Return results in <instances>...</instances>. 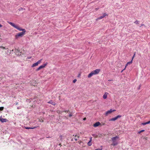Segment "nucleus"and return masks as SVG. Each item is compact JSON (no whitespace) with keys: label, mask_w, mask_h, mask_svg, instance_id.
<instances>
[{"label":"nucleus","mask_w":150,"mask_h":150,"mask_svg":"<svg viewBox=\"0 0 150 150\" xmlns=\"http://www.w3.org/2000/svg\"><path fill=\"white\" fill-rule=\"evenodd\" d=\"M8 23L11 25V26H13L14 28L17 29L19 31H22V32L17 34L15 35V38L16 39H18L19 37H22L23 36L25 33L26 32V31L25 29H23L21 28H20L18 27L17 25H15L14 23L11 22H9Z\"/></svg>","instance_id":"1"},{"label":"nucleus","mask_w":150,"mask_h":150,"mask_svg":"<svg viewBox=\"0 0 150 150\" xmlns=\"http://www.w3.org/2000/svg\"><path fill=\"white\" fill-rule=\"evenodd\" d=\"M119 138V137L118 136L112 137L111 139V141L112 142V144L111 145L114 146L117 145L118 144L117 139Z\"/></svg>","instance_id":"2"},{"label":"nucleus","mask_w":150,"mask_h":150,"mask_svg":"<svg viewBox=\"0 0 150 150\" xmlns=\"http://www.w3.org/2000/svg\"><path fill=\"white\" fill-rule=\"evenodd\" d=\"M122 117V115H118L116 117L112 118L111 119H110L109 120L110 121H115V120H117L119 118H120Z\"/></svg>","instance_id":"3"},{"label":"nucleus","mask_w":150,"mask_h":150,"mask_svg":"<svg viewBox=\"0 0 150 150\" xmlns=\"http://www.w3.org/2000/svg\"><path fill=\"white\" fill-rule=\"evenodd\" d=\"M47 64V63H45V64H42V65H41L38 68L36 69V71H38L39 70H40V69L44 68L45 67V66Z\"/></svg>","instance_id":"4"},{"label":"nucleus","mask_w":150,"mask_h":150,"mask_svg":"<svg viewBox=\"0 0 150 150\" xmlns=\"http://www.w3.org/2000/svg\"><path fill=\"white\" fill-rule=\"evenodd\" d=\"M115 111V110H112V109H110L109 110H108L105 113V115L106 116L108 115L111 114L113 112Z\"/></svg>","instance_id":"5"},{"label":"nucleus","mask_w":150,"mask_h":150,"mask_svg":"<svg viewBox=\"0 0 150 150\" xmlns=\"http://www.w3.org/2000/svg\"><path fill=\"white\" fill-rule=\"evenodd\" d=\"M42 59H40L37 62L35 63H34L33 64V65L32 66V67H34L35 66H38V65L41 62V61Z\"/></svg>","instance_id":"6"},{"label":"nucleus","mask_w":150,"mask_h":150,"mask_svg":"<svg viewBox=\"0 0 150 150\" xmlns=\"http://www.w3.org/2000/svg\"><path fill=\"white\" fill-rule=\"evenodd\" d=\"M106 16H108V15L107 14H106V13H104L103 14V15H102L101 16H100V17H98L97 19L96 20H98L99 19H102L103 18H104V17H105Z\"/></svg>","instance_id":"7"},{"label":"nucleus","mask_w":150,"mask_h":150,"mask_svg":"<svg viewBox=\"0 0 150 150\" xmlns=\"http://www.w3.org/2000/svg\"><path fill=\"white\" fill-rule=\"evenodd\" d=\"M100 71V69H97L95 70L92 71L94 75L97 74H98Z\"/></svg>","instance_id":"8"},{"label":"nucleus","mask_w":150,"mask_h":150,"mask_svg":"<svg viewBox=\"0 0 150 150\" xmlns=\"http://www.w3.org/2000/svg\"><path fill=\"white\" fill-rule=\"evenodd\" d=\"M0 121L2 122H7L8 121V120L6 119L1 118V117H0Z\"/></svg>","instance_id":"9"},{"label":"nucleus","mask_w":150,"mask_h":150,"mask_svg":"<svg viewBox=\"0 0 150 150\" xmlns=\"http://www.w3.org/2000/svg\"><path fill=\"white\" fill-rule=\"evenodd\" d=\"M100 124V123L99 122H96V123H95L93 125V126L95 127H96L98 126Z\"/></svg>","instance_id":"10"},{"label":"nucleus","mask_w":150,"mask_h":150,"mask_svg":"<svg viewBox=\"0 0 150 150\" xmlns=\"http://www.w3.org/2000/svg\"><path fill=\"white\" fill-rule=\"evenodd\" d=\"M47 103L51 104L53 105H54L56 104L52 100H51L49 101Z\"/></svg>","instance_id":"11"},{"label":"nucleus","mask_w":150,"mask_h":150,"mask_svg":"<svg viewBox=\"0 0 150 150\" xmlns=\"http://www.w3.org/2000/svg\"><path fill=\"white\" fill-rule=\"evenodd\" d=\"M15 52L16 54L19 55L20 54H21V52H20L18 50L16 49Z\"/></svg>","instance_id":"12"},{"label":"nucleus","mask_w":150,"mask_h":150,"mask_svg":"<svg viewBox=\"0 0 150 150\" xmlns=\"http://www.w3.org/2000/svg\"><path fill=\"white\" fill-rule=\"evenodd\" d=\"M95 75L93 72L92 71L88 75V78H91V76H92L93 75Z\"/></svg>","instance_id":"13"},{"label":"nucleus","mask_w":150,"mask_h":150,"mask_svg":"<svg viewBox=\"0 0 150 150\" xmlns=\"http://www.w3.org/2000/svg\"><path fill=\"white\" fill-rule=\"evenodd\" d=\"M37 127H25V128L27 129H34L36 128Z\"/></svg>","instance_id":"14"},{"label":"nucleus","mask_w":150,"mask_h":150,"mask_svg":"<svg viewBox=\"0 0 150 150\" xmlns=\"http://www.w3.org/2000/svg\"><path fill=\"white\" fill-rule=\"evenodd\" d=\"M132 61H131L128 62H127L125 65V67H126L128 65H130L132 63Z\"/></svg>","instance_id":"15"},{"label":"nucleus","mask_w":150,"mask_h":150,"mask_svg":"<svg viewBox=\"0 0 150 150\" xmlns=\"http://www.w3.org/2000/svg\"><path fill=\"white\" fill-rule=\"evenodd\" d=\"M106 93H105L103 95V98L104 99H105L107 98V95L106 94Z\"/></svg>","instance_id":"16"},{"label":"nucleus","mask_w":150,"mask_h":150,"mask_svg":"<svg viewBox=\"0 0 150 150\" xmlns=\"http://www.w3.org/2000/svg\"><path fill=\"white\" fill-rule=\"evenodd\" d=\"M136 53V52H135L134 53V55H133V56L132 58V60L131 61H132V60H133L134 58V57L135 56Z\"/></svg>","instance_id":"17"},{"label":"nucleus","mask_w":150,"mask_h":150,"mask_svg":"<svg viewBox=\"0 0 150 150\" xmlns=\"http://www.w3.org/2000/svg\"><path fill=\"white\" fill-rule=\"evenodd\" d=\"M87 144L89 146H91L92 145L91 141H89L88 142Z\"/></svg>","instance_id":"18"},{"label":"nucleus","mask_w":150,"mask_h":150,"mask_svg":"<svg viewBox=\"0 0 150 150\" xmlns=\"http://www.w3.org/2000/svg\"><path fill=\"white\" fill-rule=\"evenodd\" d=\"M139 21H137V20H136L135 21L134 23H135V24H139Z\"/></svg>","instance_id":"19"},{"label":"nucleus","mask_w":150,"mask_h":150,"mask_svg":"<svg viewBox=\"0 0 150 150\" xmlns=\"http://www.w3.org/2000/svg\"><path fill=\"white\" fill-rule=\"evenodd\" d=\"M4 109V107H0V111H2Z\"/></svg>","instance_id":"20"},{"label":"nucleus","mask_w":150,"mask_h":150,"mask_svg":"<svg viewBox=\"0 0 150 150\" xmlns=\"http://www.w3.org/2000/svg\"><path fill=\"white\" fill-rule=\"evenodd\" d=\"M144 129H143V130H141L140 131H139V132H138V133H139L140 134V133H141L142 132H144Z\"/></svg>","instance_id":"21"},{"label":"nucleus","mask_w":150,"mask_h":150,"mask_svg":"<svg viewBox=\"0 0 150 150\" xmlns=\"http://www.w3.org/2000/svg\"><path fill=\"white\" fill-rule=\"evenodd\" d=\"M101 148L100 149L99 148H98V149H95V150H102V146H101Z\"/></svg>","instance_id":"22"},{"label":"nucleus","mask_w":150,"mask_h":150,"mask_svg":"<svg viewBox=\"0 0 150 150\" xmlns=\"http://www.w3.org/2000/svg\"><path fill=\"white\" fill-rule=\"evenodd\" d=\"M147 124V123L146 122H144V123H142V125H146Z\"/></svg>","instance_id":"23"},{"label":"nucleus","mask_w":150,"mask_h":150,"mask_svg":"<svg viewBox=\"0 0 150 150\" xmlns=\"http://www.w3.org/2000/svg\"><path fill=\"white\" fill-rule=\"evenodd\" d=\"M0 47H1V48H3L4 49H8V48H5V47H3V46H0Z\"/></svg>","instance_id":"24"},{"label":"nucleus","mask_w":150,"mask_h":150,"mask_svg":"<svg viewBox=\"0 0 150 150\" xmlns=\"http://www.w3.org/2000/svg\"><path fill=\"white\" fill-rule=\"evenodd\" d=\"M72 116V114L71 113H70L69 115V117H71Z\"/></svg>","instance_id":"25"},{"label":"nucleus","mask_w":150,"mask_h":150,"mask_svg":"<svg viewBox=\"0 0 150 150\" xmlns=\"http://www.w3.org/2000/svg\"><path fill=\"white\" fill-rule=\"evenodd\" d=\"M76 81V79H74L73 81V82L74 83H75Z\"/></svg>","instance_id":"26"},{"label":"nucleus","mask_w":150,"mask_h":150,"mask_svg":"<svg viewBox=\"0 0 150 150\" xmlns=\"http://www.w3.org/2000/svg\"><path fill=\"white\" fill-rule=\"evenodd\" d=\"M67 111H66V110H64L63 111H62V112H66Z\"/></svg>","instance_id":"27"},{"label":"nucleus","mask_w":150,"mask_h":150,"mask_svg":"<svg viewBox=\"0 0 150 150\" xmlns=\"http://www.w3.org/2000/svg\"><path fill=\"white\" fill-rule=\"evenodd\" d=\"M146 122L147 123V124H149L150 123V120L147 122Z\"/></svg>","instance_id":"28"},{"label":"nucleus","mask_w":150,"mask_h":150,"mask_svg":"<svg viewBox=\"0 0 150 150\" xmlns=\"http://www.w3.org/2000/svg\"><path fill=\"white\" fill-rule=\"evenodd\" d=\"M143 25H144V24H142L141 25H140V26L139 27H140V28H141L142 27V26H143Z\"/></svg>","instance_id":"29"},{"label":"nucleus","mask_w":150,"mask_h":150,"mask_svg":"<svg viewBox=\"0 0 150 150\" xmlns=\"http://www.w3.org/2000/svg\"><path fill=\"white\" fill-rule=\"evenodd\" d=\"M92 137H91L90 138V140L89 141H91H91H92Z\"/></svg>","instance_id":"30"},{"label":"nucleus","mask_w":150,"mask_h":150,"mask_svg":"<svg viewBox=\"0 0 150 150\" xmlns=\"http://www.w3.org/2000/svg\"><path fill=\"white\" fill-rule=\"evenodd\" d=\"M66 111H67L66 112H69V110H66Z\"/></svg>","instance_id":"31"},{"label":"nucleus","mask_w":150,"mask_h":150,"mask_svg":"<svg viewBox=\"0 0 150 150\" xmlns=\"http://www.w3.org/2000/svg\"><path fill=\"white\" fill-rule=\"evenodd\" d=\"M86 119V117H84L83 118V120H85Z\"/></svg>","instance_id":"32"},{"label":"nucleus","mask_w":150,"mask_h":150,"mask_svg":"<svg viewBox=\"0 0 150 150\" xmlns=\"http://www.w3.org/2000/svg\"><path fill=\"white\" fill-rule=\"evenodd\" d=\"M141 87V85H140L139 87V88H138V89H139L140 88V87Z\"/></svg>","instance_id":"33"},{"label":"nucleus","mask_w":150,"mask_h":150,"mask_svg":"<svg viewBox=\"0 0 150 150\" xmlns=\"http://www.w3.org/2000/svg\"><path fill=\"white\" fill-rule=\"evenodd\" d=\"M39 121H40V122H43V120H42V121H41V120H40H40H39Z\"/></svg>","instance_id":"34"},{"label":"nucleus","mask_w":150,"mask_h":150,"mask_svg":"<svg viewBox=\"0 0 150 150\" xmlns=\"http://www.w3.org/2000/svg\"><path fill=\"white\" fill-rule=\"evenodd\" d=\"M2 27V25L0 24V28Z\"/></svg>","instance_id":"35"},{"label":"nucleus","mask_w":150,"mask_h":150,"mask_svg":"<svg viewBox=\"0 0 150 150\" xmlns=\"http://www.w3.org/2000/svg\"><path fill=\"white\" fill-rule=\"evenodd\" d=\"M74 139L76 140V141H77V138H74Z\"/></svg>","instance_id":"36"},{"label":"nucleus","mask_w":150,"mask_h":150,"mask_svg":"<svg viewBox=\"0 0 150 150\" xmlns=\"http://www.w3.org/2000/svg\"><path fill=\"white\" fill-rule=\"evenodd\" d=\"M124 71V70H122L121 71V73H122Z\"/></svg>","instance_id":"37"},{"label":"nucleus","mask_w":150,"mask_h":150,"mask_svg":"<svg viewBox=\"0 0 150 150\" xmlns=\"http://www.w3.org/2000/svg\"><path fill=\"white\" fill-rule=\"evenodd\" d=\"M20 108L19 107H18L17 108V109H20Z\"/></svg>","instance_id":"38"},{"label":"nucleus","mask_w":150,"mask_h":150,"mask_svg":"<svg viewBox=\"0 0 150 150\" xmlns=\"http://www.w3.org/2000/svg\"><path fill=\"white\" fill-rule=\"evenodd\" d=\"M126 68V67H125V68H124V69H123V70H124Z\"/></svg>","instance_id":"39"},{"label":"nucleus","mask_w":150,"mask_h":150,"mask_svg":"<svg viewBox=\"0 0 150 150\" xmlns=\"http://www.w3.org/2000/svg\"><path fill=\"white\" fill-rule=\"evenodd\" d=\"M98 9V8H96V10H97Z\"/></svg>","instance_id":"40"},{"label":"nucleus","mask_w":150,"mask_h":150,"mask_svg":"<svg viewBox=\"0 0 150 150\" xmlns=\"http://www.w3.org/2000/svg\"><path fill=\"white\" fill-rule=\"evenodd\" d=\"M111 80H108V81H111Z\"/></svg>","instance_id":"41"},{"label":"nucleus","mask_w":150,"mask_h":150,"mask_svg":"<svg viewBox=\"0 0 150 150\" xmlns=\"http://www.w3.org/2000/svg\"><path fill=\"white\" fill-rule=\"evenodd\" d=\"M76 137V135L75 136V137Z\"/></svg>","instance_id":"42"},{"label":"nucleus","mask_w":150,"mask_h":150,"mask_svg":"<svg viewBox=\"0 0 150 150\" xmlns=\"http://www.w3.org/2000/svg\"><path fill=\"white\" fill-rule=\"evenodd\" d=\"M77 137H78V138H79V137L78 136Z\"/></svg>","instance_id":"43"},{"label":"nucleus","mask_w":150,"mask_h":150,"mask_svg":"<svg viewBox=\"0 0 150 150\" xmlns=\"http://www.w3.org/2000/svg\"><path fill=\"white\" fill-rule=\"evenodd\" d=\"M29 59H30V57H29Z\"/></svg>","instance_id":"44"},{"label":"nucleus","mask_w":150,"mask_h":150,"mask_svg":"<svg viewBox=\"0 0 150 150\" xmlns=\"http://www.w3.org/2000/svg\"><path fill=\"white\" fill-rule=\"evenodd\" d=\"M29 59H30V57H29Z\"/></svg>","instance_id":"45"},{"label":"nucleus","mask_w":150,"mask_h":150,"mask_svg":"<svg viewBox=\"0 0 150 150\" xmlns=\"http://www.w3.org/2000/svg\"><path fill=\"white\" fill-rule=\"evenodd\" d=\"M29 59H30V57H29Z\"/></svg>","instance_id":"46"}]
</instances>
